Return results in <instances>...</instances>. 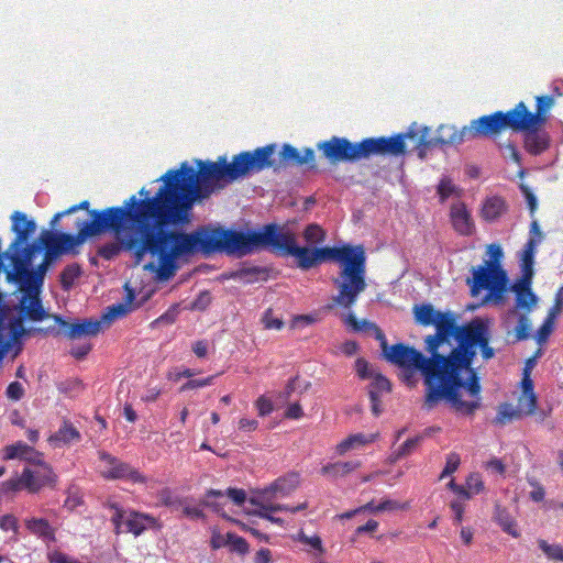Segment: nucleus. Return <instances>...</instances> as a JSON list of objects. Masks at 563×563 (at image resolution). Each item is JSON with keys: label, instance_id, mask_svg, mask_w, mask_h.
<instances>
[{"label": "nucleus", "instance_id": "1", "mask_svg": "<svg viewBox=\"0 0 563 563\" xmlns=\"http://www.w3.org/2000/svg\"><path fill=\"white\" fill-rule=\"evenodd\" d=\"M274 151L275 145L267 144L243 151L234 155L231 162L225 155L219 156L216 162L198 159L200 181L191 170L180 181L168 177L167 185L154 198L161 251V265L157 267L159 279L167 280L174 276L176 260L184 255L222 253L223 227L206 224L189 233L180 229L192 221L196 202L209 198L216 189L227 184L272 167Z\"/></svg>", "mask_w": 563, "mask_h": 563}, {"label": "nucleus", "instance_id": "2", "mask_svg": "<svg viewBox=\"0 0 563 563\" xmlns=\"http://www.w3.org/2000/svg\"><path fill=\"white\" fill-rule=\"evenodd\" d=\"M155 201L136 200L129 197L122 206L91 210L89 219H76L74 228L78 231L79 245L88 238L111 232L113 242L98 249V255L110 261L121 252L129 253L134 265H140L150 254L161 265L158 229L156 224Z\"/></svg>", "mask_w": 563, "mask_h": 563}, {"label": "nucleus", "instance_id": "3", "mask_svg": "<svg viewBox=\"0 0 563 563\" xmlns=\"http://www.w3.org/2000/svg\"><path fill=\"white\" fill-rule=\"evenodd\" d=\"M454 340L456 345L445 354L449 406L456 413L473 416L482 406L481 379L472 366L476 349L485 361L495 355L488 324L481 318L472 319L461 324Z\"/></svg>", "mask_w": 563, "mask_h": 563}, {"label": "nucleus", "instance_id": "4", "mask_svg": "<svg viewBox=\"0 0 563 563\" xmlns=\"http://www.w3.org/2000/svg\"><path fill=\"white\" fill-rule=\"evenodd\" d=\"M273 252L282 256H294L302 271L316 267L322 262H336L340 265L333 284L338 294L332 298L334 305L350 309L358 296L366 289V254L363 245L323 246L310 249L298 246L290 231L277 227Z\"/></svg>", "mask_w": 563, "mask_h": 563}, {"label": "nucleus", "instance_id": "5", "mask_svg": "<svg viewBox=\"0 0 563 563\" xmlns=\"http://www.w3.org/2000/svg\"><path fill=\"white\" fill-rule=\"evenodd\" d=\"M427 352L430 354L429 357L413 346L396 343L390 345L384 358L404 369L402 379L408 385L415 384V372L421 373L426 386L423 408L431 410L442 400L449 405V389L445 354L439 350Z\"/></svg>", "mask_w": 563, "mask_h": 563}, {"label": "nucleus", "instance_id": "6", "mask_svg": "<svg viewBox=\"0 0 563 563\" xmlns=\"http://www.w3.org/2000/svg\"><path fill=\"white\" fill-rule=\"evenodd\" d=\"M489 260L483 265L472 268V278H467L472 296H477L482 290H487L486 300L492 299L496 303L504 301L507 290L508 277L501 267L503 250L498 244L487 246Z\"/></svg>", "mask_w": 563, "mask_h": 563}, {"label": "nucleus", "instance_id": "7", "mask_svg": "<svg viewBox=\"0 0 563 563\" xmlns=\"http://www.w3.org/2000/svg\"><path fill=\"white\" fill-rule=\"evenodd\" d=\"M12 231L15 232V238L10 244L9 250L13 251L11 254L5 253L13 266L12 269L7 271V280L16 283L29 271L33 257L36 252L41 250L37 243L27 244L22 247L29 236L35 231L36 224L33 220H27L23 212L15 211L12 217Z\"/></svg>", "mask_w": 563, "mask_h": 563}, {"label": "nucleus", "instance_id": "8", "mask_svg": "<svg viewBox=\"0 0 563 563\" xmlns=\"http://www.w3.org/2000/svg\"><path fill=\"white\" fill-rule=\"evenodd\" d=\"M412 312L416 323L435 328V333L424 339L426 351L440 350L441 345L450 343L461 327L454 312L437 310L431 303L416 305Z\"/></svg>", "mask_w": 563, "mask_h": 563}, {"label": "nucleus", "instance_id": "9", "mask_svg": "<svg viewBox=\"0 0 563 563\" xmlns=\"http://www.w3.org/2000/svg\"><path fill=\"white\" fill-rule=\"evenodd\" d=\"M276 223L264 225L261 230L236 231L225 229L223 232L222 253L236 257H243L260 250H273L277 231Z\"/></svg>", "mask_w": 563, "mask_h": 563}, {"label": "nucleus", "instance_id": "10", "mask_svg": "<svg viewBox=\"0 0 563 563\" xmlns=\"http://www.w3.org/2000/svg\"><path fill=\"white\" fill-rule=\"evenodd\" d=\"M299 482V474L290 472L275 479L269 486L254 490L249 501L252 505H263L265 509H269L271 511L287 510V505L273 504V500L288 496L297 488Z\"/></svg>", "mask_w": 563, "mask_h": 563}, {"label": "nucleus", "instance_id": "11", "mask_svg": "<svg viewBox=\"0 0 563 563\" xmlns=\"http://www.w3.org/2000/svg\"><path fill=\"white\" fill-rule=\"evenodd\" d=\"M519 128L520 125L512 108L506 112L496 111L472 120L470 125H467L466 133H468L470 140H475L496 136L505 129L514 131V129Z\"/></svg>", "mask_w": 563, "mask_h": 563}, {"label": "nucleus", "instance_id": "12", "mask_svg": "<svg viewBox=\"0 0 563 563\" xmlns=\"http://www.w3.org/2000/svg\"><path fill=\"white\" fill-rule=\"evenodd\" d=\"M467 125L462 129H456L454 125L442 124L437 131V136L430 139V129L427 126L420 128L418 125V135L415 141V148L419 150V156L423 157L424 152L437 145H457L465 141H470Z\"/></svg>", "mask_w": 563, "mask_h": 563}, {"label": "nucleus", "instance_id": "13", "mask_svg": "<svg viewBox=\"0 0 563 563\" xmlns=\"http://www.w3.org/2000/svg\"><path fill=\"white\" fill-rule=\"evenodd\" d=\"M41 247L45 249L44 262L52 263L62 254H78L79 236L78 232L73 235L70 233H54L44 230L40 235Z\"/></svg>", "mask_w": 563, "mask_h": 563}, {"label": "nucleus", "instance_id": "14", "mask_svg": "<svg viewBox=\"0 0 563 563\" xmlns=\"http://www.w3.org/2000/svg\"><path fill=\"white\" fill-rule=\"evenodd\" d=\"M555 103L554 97L542 95L536 97V111L531 112L523 101L518 102L514 109L520 129H529L536 125H545L550 110Z\"/></svg>", "mask_w": 563, "mask_h": 563}, {"label": "nucleus", "instance_id": "15", "mask_svg": "<svg viewBox=\"0 0 563 563\" xmlns=\"http://www.w3.org/2000/svg\"><path fill=\"white\" fill-rule=\"evenodd\" d=\"M317 148L331 165L358 162L357 142L353 143L345 137L332 136L319 142Z\"/></svg>", "mask_w": 563, "mask_h": 563}, {"label": "nucleus", "instance_id": "16", "mask_svg": "<svg viewBox=\"0 0 563 563\" xmlns=\"http://www.w3.org/2000/svg\"><path fill=\"white\" fill-rule=\"evenodd\" d=\"M57 476L47 464L38 463L25 467L21 474V483L30 493H37L44 487H54Z\"/></svg>", "mask_w": 563, "mask_h": 563}, {"label": "nucleus", "instance_id": "17", "mask_svg": "<svg viewBox=\"0 0 563 563\" xmlns=\"http://www.w3.org/2000/svg\"><path fill=\"white\" fill-rule=\"evenodd\" d=\"M275 145V150H277V145ZM276 152V151H274ZM275 154V153H273ZM274 156V155H272ZM274 164L271 168H275L277 166H308L310 169L316 168L314 163V151L312 148H305L301 153L295 146L290 144H284L279 152V162L276 164L274 157H272Z\"/></svg>", "mask_w": 563, "mask_h": 563}, {"label": "nucleus", "instance_id": "18", "mask_svg": "<svg viewBox=\"0 0 563 563\" xmlns=\"http://www.w3.org/2000/svg\"><path fill=\"white\" fill-rule=\"evenodd\" d=\"M20 289L23 291L22 299L20 301L21 316L31 321H43L48 318L49 314L43 308L40 291L26 288V285H20Z\"/></svg>", "mask_w": 563, "mask_h": 563}, {"label": "nucleus", "instance_id": "19", "mask_svg": "<svg viewBox=\"0 0 563 563\" xmlns=\"http://www.w3.org/2000/svg\"><path fill=\"white\" fill-rule=\"evenodd\" d=\"M544 125H536L529 129H514V132L523 133V147L531 155L544 153L551 144L549 132L543 130Z\"/></svg>", "mask_w": 563, "mask_h": 563}, {"label": "nucleus", "instance_id": "20", "mask_svg": "<svg viewBox=\"0 0 563 563\" xmlns=\"http://www.w3.org/2000/svg\"><path fill=\"white\" fill-rule=\"evenodd\" d=\"M54 320L64 329V335L75 340L84 336H96L101 330V321L85 319L75 323H68L60 316L54 314Z\"/></svg>", "mask_w": 563, "mask_h": 563}, {"label": "nucleus", "instance_id": "21", "mask_svg": "<svg viewBox=\"0 0 563 563\" xmlns=\"http://www.w3.org/2000/svg\"><path fill=\"white\" fill-rule=\"evenodd\" d=\"M418 135V124L412 123L408 131L405 133H398L393 136H380L384 154L389 156H400L406 153V140L412 142V146L415 147V141Z\"/></svg>", "mask_w": 563, "mask_h": 563}, {"label": "nucleus", "instance_id": "22", "mask_svg": "<svg viewBox=\"0 0 563 563\" xmlns=\"http://www.w3.org/2000/svg\"><path fill=\"white\" fill-rule=\"evenodd\" d=\"M450 219L455 232L462 236H471L475 232V223L464 202L459 201L451 206Z\"/></svg>", "mask_w": 563, "mask_h": 563}, {"label": "nucleus", "instance_id": "23", "mask_svg": "<svg viewBox=\"0 0 563 563\" xmlns=\"http://www.w3.org/2000/svg\"><path fill=\"white\" fill-rule=\"evenodd\" d=\"M189 170H191L196 176L198 181H200V166H198V169L196 170L192 166H190L187 162H183L177 169H168L164 175H162L157 181H162V186L158 188V190L155 192V195L150 196V191L145 188H142L139 191L140 198L136 197V195H132L131 197H134L136 200H146V199H153L157 197V194L167 185L168 177L176 178L180 181L184 178H186L187 174H189Z\"/></svg>", "mask_w": 563, "mask_h": 563}, {"label": "nucleus", "instance_id": "24", "mask_svg": "<svg viewBox=\"0 0 563 563\" xmlns=\"http://www.w3.org/2000/svg\"><path fill=\"white\" fill-rule=\"evenodd\" d=\"M100 474L107 479H129L133 483L143 482V476L129 464L119 460H109V465L100 470Z\"/></svg>", "mask_w": 563, "mask_h": 563}, {"label": "nucleus", "instance_id": "25", "mask_svg": "<svg viewBox=\"0 0 563 563\" xmlns=\"http://www.w3.org/2000/svg\"><path fill=\"white\" fill-rule=\"evenodd\" d=\"M512 289L516 294V299L515 308L510 313H516L518 310H521L522 313H530L537 305V296L530 288L529 279L526 278L515 284Z\"/></svg>", "mask_w": 563, "mask_h": 563}, {"label": "nucleus", "instance_id": "26", "mask_svg": "<svg viewBox=\"0 0 563 563\" xmlns=\"http://www.w3.org/2000/svg\"><path fill=\"white\" fill-rule=\"evenodd\" d=\"M508 210L506 200L500 196L487 197L481 208V217L486 222H495Z\"/></svg>", "mask_w": 563, "mask_h": 563}, {"label": "nucleus", "instance_id": "27", "mask_svg": "<svg viewBox=\"0 0 563 563\" xmlns=\"http://www.w3.org/2000/svg\"><path fill=\"white\" fill-rule=\"evenodd\" d=\"M80 440L79 431L69 421H64L57 431L49 435L48 442L55 448H62Z\"/></svg>", "mask_w": 563, "mask_h": 563}, {"label": "nucleus", "instance_id": "28", "mask_svg": "<svg viewBox=\"0 0 563 563\" xmlns=\"http://www.w3.org/2000/svg\"><path fill=\"white\" fill-rule=\"evenodd\" d=\"M133 299H134L133 290L128 289L126 302H124V303L119 302V303H114V305L107 307L106 311L102 313L101 318L99 319V321H101V325L102 324L109 325L115 319L126 316L132 310L131 303H132Z\"/></svg>", "mask_w": 563, "mask_h": 563}, {"label": "nucleus", "instance_id": "29", "mask_svg": "<svg viewBox=\"0 0 563 563\" xmlns=\"http://www.w3.org/2000/svg\"><path fill=\"white\" fill-rule=\"evenodd\" d=\"M156 519L150 515H144L136 511H131L125 519V532H131L135 536L143 533L148 527H153Z\"/></svg>", "mask_w": 563, "mask_h": 563}, {"label": "nucleus", "instance_id": "30", "mask_svg": "<svg viewBox=\"0 0 563 563\" xmlns=\"http://www.w3.org/2000/svg\"><path fill=\"white\" fill-rule=\"evenodd\" d=\"M48 266L49 264L43 261L36 269L29 268L25 276H22L16 283L23 286L26 285L29 289L41 290Z\"/></svg>", "mask_w": 563, "mask_h": 563}, {"label": "nucleus", "instance_id": "31", "mask_svg": "<svg viewBox=\"0 0 563 563\" xmlns=\"http://www.w3.org/2000/svg\"><path fill=\"white\" fill-rule=\"evenodd\" d=\"M25 526L31 533L42 538L44 541L54 542L56 540L54 528L44 518L27 519Z\"/></svg>", "mask_w": 563, "mask_h": 563}, {"label": "nucleus", "instance_id": "32", "mask_svg": "<svg viewBox=\"0 0 563 563\" xmlns=\"http://www.w3.org/2000/svg\"><path fill=\"white\" fill-rule=\"evenodd\" d=\"M494 519L500 526L504 532L510 534L514 538H518L520 536L519 530L517 529V522L509 514V511L499 506H495Z\"/></svg>", "mask_w": 563, "mask_h": 563}, {"label": "nucleus", "instance_id": "33", "mask_svg": "<svg viewBox=\"0 0 563 563\" xmlns=\"http://www.w3.org/2000/svg\"><path fill=\"white\" fill-rule=\"evenodd\" d=\"M358 161L368 159L374 155L385 156L380 136L366 137L357 142Z\"/></svg>", "mask_w": 563, "mask_h": 563}, {"label": "nucleus", "instance_id": "34", "mask_svg": "<svg viewBox=\"0 0 563 563\" xmlns=\"http://www.w3.org/2000/svg\"><path fill=\"white\" fill-rule=\"evenodd\" d=\"M538 241L530 239L521 253V267L525 275V278L530 279L532 276V266L534 262V253Z\"/></svg>", "mask_w": 563, "mask_h": 563}, {"label": "nucleus", "instance_id": "35", "mask_svg": "<svg viewBox=\"0 0 563 563\" xmlns=\"http://www.w3.org/2000/svg\"><path fill=\"white\" fill-rule=\"evenodd\" d=\"M358 466L357 463H354L353 461L347 462H341L338 461L332 464L324 465L321 470L322 474L324 476L335 478L338 476H343L346 473L351 472L352 470L356 468Z\"/></svg>", "mask_w": 563, "mask_h": 563}, {"label": "nucleus", "instance_id": "36", "mask_svg": "<svg viewBox=\"0 0 563 563\" xmlns=\"http://www.w3.org/2000/svg\"><path fill=\"white\" fill-rule=\"evenodd\" d=\"M367 442H368V440L362 433L351 434L347 438H345L344 440H342L340 443L336 444L335 453L338 455H344L347 452H350L352 449L363 446Z\"/></svg>", "mask_w": 563, "mask_h": 563}, {"label": "nucleus", "instance_id": "37", "mask_svg": "<svg viewBox=\"0 0 563 563\" xmlns=\"http://www.w3.org/2000/svg\"><path fill=\"white\" fill-rule=\"evenodd\" d=\"M82 271L79 264L73 263L67 265L60 273V285L64 290H69L76 279L81 275Z\"/></svg>", "mask_w": 563, "mask_h": 563}, {"label": "nucleus", "instance_id": "38", "mask_svg": "<svg viewBox=\"0 0 563 563\" xmlns=\"http://www.w3.org/2000/svg\"><path fill=\"white\" fill-rule=\"evenodd\" d=\"M104 507L109 508L112 511L111 522L114 526V533L120 534L122 532L121 527L123 525L125 526V519L128 517V516H125V514H126L125 510L122 509L118 503H114L111 500H108L104 504Z\"/></svg>", "mask_w": 563, "mask_h": 563}, {"label": "nucleus", "instance_id": "39", "mask_svg": "<svg viewBox=\"0 0 563 563\" xmlns=\"http://www.w3.org/2000/svg\"><path fill=\"white\" fill-rule=\"evenodd\" d=\"M373 380L369 385L368 395L382 397L384 393H389L391 389V384L388 378L383 376L382 374H375Z\"/></svg>", "mask_w": 563, "mask_h": 563}, {"label": "nucleus", "instance_id": "40", "mask_svg": "<svg viewBox=\"0 0 563 563\" xmlns=\"http://www.w3.org/2000/svg\"><path fill=\"white\" fill-rule=\"evenodd\" d=\"M158 500L172 510H178L184 506V499L175 495L169 488H164L158 493Z\"/></svg>", "mask_w": 563, "mask_h": 563}, {"label": "nucleus", "instance_id": "41", "mask_svg": "<svg viewBox=\"0 0 563 563\" xmlns=\"http://www.w3.org/2000/svg\"><path fill=\"white\" fill-rule=\"evenodd\" d=\"M34 449L22 441L5 448L4 457H31Z\"/></svg>", "mask_w": 563, "mask_h": 563}, {"label": "nucleus", "instance_id": "42", "mask_svg": "<svg viewBox=\"0 0 563 563\" xmlns=\"http://www.w3.org/2000/svg\"><path fill=\"white\" fill-rule=\"evenodd\" d=\"M303 238L307 243L320 244L325 240V232L320 225L311 223L306 227L303 231Z\"/></svg>", "mask_w": 563, "mask_h": 563}, {"label": "nucleus", "instance_id": "43", "mask_svg": "<svg viewBox=\"0 0 563 563\" xmlns=\"http://www.w3.org/2000/svg\"><path fill=\"white\" fill-rule=\"evenodd\" d=\"M518 408L525 415H532L537 408V396L534 393H527L520 395L518 399Z\"/></svg>", "mask_w": 563, "mask_h": 563}, {"label": "nucleus", "instance_id": "44", "mask_svg": "<svg viewBox=\"0 0 563 563\" xmlns=\"http://www.w3.org/2000/svg\"><path fill=\"white\" fill-rule=\"evenodd\" d=\"M344 322L346 325L351 327L352 330L355 332L373 331L377 327V324L368 320H357V318L353 313H349L345 317Z\"/></svg>", "mask_w": 563, "mask_h": 563}, {"label": "nucleus", "instance_id": "45", "mask_svg": "<svg viewBox=\"0 0 563 563\" xmlns=\"http://www.w3.org/2000/svg\"><path fill=\"white\" fill-rule=\"evenodd\" d=\"M529 313H520L518 324L515 328L516 339L518 341L526 340L530 335L531 322L528 318Z\"/></svg>", "mask_w": 563, "mask_h": 563}, {"label": "nucleus", "instance_id": "46", "mask_svg": "<svg viewBox=\"0 0 563 563\" xmlns=\"http://www.w3.org/2000/svg\"><path fill=\"white\" fill-rule=\"evenodd\" d=\"M519 409L515 410L510 404H503L496 416V422L505 424L519 417Z\"/></svg>", "mask_w": 563, "mask_h": 563}, {"label": "nucleus", "instance_id": "47", "mask_svg": "<svg viewBox=\"0 0 563 563\" xmlns=\"http://www.w3.org/2000/svg\"><path fill=\"white\" fill-rule=\"evenodd\" d=\"M539 548L551 560L563 561V548L559 544H549L544 540L538 541Z\"/></svg>", "mask_w": 563, "mask_h": 563}, {"label": "nucleus", "instance_id": "48", "mask_svg": "<svg viewBox=\"0 0 563 563\" xmlns=\"http://www.w3.org/2000/svg\"><path fill=\"white\" fill-rule=\"evenodd\" d=\"M228 547H230L231 551L233 552H236V553H240V554H245L249 552V543L247 541L235 534V533H231L229 532L228 533Z\"/></svg>", "mask_w": 563, "mask_h": 563}, {"label": "nucleus", "instance_id": "49", "mask_svg": "<svg viewBox=\"0 0 563 563\" xmlns=\"http://www.w3.org/2000/svg\"><path fill=\"white\" fill-rule=\"evenodd\" d=\"M78 210H88V213L91 211L89 210V201L88 200H84L81 201L80 203L78 205H74L71 207H69L68 209L64 210V211H60V212H57L53 218L52 220L49 221V225L51 228H55L57 222L64 218L65 216H68V214H71Z\"/></svg>", "mask_w": 563, "mask_h": 563}, {"label": "nucleus", "instance_id": "50", "mask_svg": "<svg viewBox=\"0 0 563 563\" xmlns=\"http://www.w3.org/2000/svg\"><path fill=\"white\" fill-rule=\"evenodd\" d=\"M421 440H422L421 437H415V438L406 440L400 445L398 453H397V457L415 454L416 449L419 445Z\"/></svg>", "mask_w": 563, "mask_h": 563}, {"label": "nucleus", "instance_id": "51", "mask_svg": "<svg viewBox=\"0 0 563 563\" xmlns=\"http://www.w3.org/2000/svg\"><path fill=\"white\" fill-rule=\"evenodd\" d=\"M466 487L471 492V496L479 494L484 490V483L478 473H471L466 478Z\"/></svg>", "mask_w": 563, "mask_h": 563}, {"label": "nucleus", "instance_id": "52", "mask_svg": "<svg viewBox=\"0 0 563 563\" xmlns=\"http://www.w3.org/2000/svg\"><path fill=\"white\" fill-rule=\"evenodd\" d=\"M262 322L264 328L267 330H280L284 327V321L280 318L275 317L271 309L264 313Z\"/></svg>", "mask_w": 563, "mask_h": 563}, {"label": "nucleus", "instance_id": "53", "mask_svg": "<svg viewBox=\"0 0 563 563\" xmlns=\"http://www.w3.org/2000/svg\"><path fill=\"white\" fill-rule=\"evenodd\" d=\"M455 191V186L452 184L451 179L442 178L438 185V195L441 201L446 200Z\"/></svg>", "mask_w": 563, "mask_h": 563}, {"label": "nucleus", "instance_id": "54", "mask_svg": "<svg viewBox=\"0 0 563 563\" xmlns=\"http://www.w3.org/2000/svg\"><path fill=\"white\" fill-rule=\"evenodd\" d=\"M255 506L257 508L252 510V511H250L249 512L250 515L264 518V519L269 520V521H272L274 523H277V525H283L284 520L282 518L272 516L273 511H271L269 509H265V507L263 505H255Z\"/></svg>", "mask_w": 563, "mask_h": 563}, {"label": "nucleus", "instance_id": "55", "mask_svg": "<svg viewBox=\"0 0 563 563\" xmlns=\"http://www.w3.org/2000/svg\"><path fill=\"white\" fill-rule=\"evenodd\" d=\"M5 395L9 399L18 401L24 396V388L21 383L12 382L7 387Z\"/></svg>", "mask_w": 563, "mask_h": 563}, {"label": "nucleus", "instance_id": "56", "mask_svg": "<svg viewBox=\"0 0 563 563\" xmlns=\"http://www.w3.org/2000/svg\"><path fill=\"white\" fill-rule=\"evenodd\" d=\"M519 188H520L522 195L526 198V201L528 203V208H529L530 214L533 216L536 210H537V207H538V201H537L536 196L533 195V192L531 191L529 186H527L525 184H521L519 186Z\"/></svg>", "mask_w": 563, "mask_h": 563}, {"label": "nucleus", "instance_id": "57", "mask_svg": "<svg viewBox=\"0 0 563 563\" xmlns=\"http://www.w3.org/2000/svg\"><path fill=\"white\" fill-rule=\"evenodd\" d=\"M213 378H214V376H209V377L200 378V379H190L180 387V390L185 391V390H189V389H196V388H202V387L209 386L212 384Z\"/></svg>", "mask_w": 563, "mask_h": 563}, {"label": "nucleus", "instance_id": "58", "mask_svg": "<svg viewBox=\"0 0 563 563\" xmlns=\"http://www.w3.org/2000/svg\"><path fill=\"white\" fill-rule=\"evenodd\" d=\"M446 487L452 490L454 494H456L461 499H470L472 496H471V492L467 489L466 486H463V485H459L455 483L454 479H451Z\"/></svg>", "mask_w": 563, "mask_h": 563}, {"label": "nucleus", "instance_id": "59", "mask_svg": "<svg viewBox=\"0 0 563 563\" xmlns=\"http://www.w3.org/2000/svg\"><path fill=\"white\" fill-rule=\"evenodd\" d=\"M446 487L452 490L454 494H456L461 499H470L472 496H471V492L467 489L466 486H463V485H459L455 483L454 479H451Z\"/></svg>", "mask_w": 563, "mask_h": 563}, {"label": "nucleus", "instance_id": "60", "mask_svg": "<svg viewBox=\"0 0 563 563\" xmlns=\"http://www.w3.org/2000/svg\"><path fill=\"white\" fill-rule=\"evenodd\" d=\"M446 487L452 490L454 494H456L461 499H470L472 496H471V492L467 489L466 486H463V485H459L455 483L454 479H451Z\"/></svg>", "mask_w": 563, "mask_h": 563}, {"label": "nucleus", "instance_id": "61", "mask_svg": "<svg viewBox=\"0 0 563 563\" xmlns=\"http://www.w3.org/2000/svg\"><path fill=\"white\" fill-rule=\"evenodd\" d=\"M555 318V312H550L547 320L543 322L541 328L538 331V335L540 340H545L550 333L552 332L553 320Z\"/></svg>", "mask_w": 563, "mask_h": 563}, {"label": "nucleus", "instance_id": "62", "mask_svg": "<svg viewBox=\"0 0 563 563\" xmlns=\"http://www.w3.org/2000/svg\"><path fill=\"white\" fill-rule=\"evenodd\" d=\"M258 415L265 417L273 411V404L269 399L261 396L255 402Z\"/></svg>", "mask_w": 563, "mask_h": 563}, {"label": "nucleus", "instance_id": "63", "mask_svg": "<svg viewBox=\"0 0 563 563\" xmlns=\"http://www.w3.org/2000/svg\"><path fill=\"white\" fill-rule=\"evenodd\" d=\"M0 529L3 531L13 530L18 532V520L13 515H4L0 518Z\"/></svg>", "mask_w": 563, "mask_h": 563}, {"label": "nucleus", "instance_id": "64", "mask_svg": "<svg viewBox=\"0 0 563 563\" xmlns=\"http://www.w3.org/2000/svg\"><path fill=\"white\" fill-rule=\"evenodd\" d=\"M504 155L506 157H509L516 164H518V165L521 164V155H520L517 146L512 142H509L504 145Z\"/></svg>", "mask_w": 563, "mask_h": 563}]
</instances>
